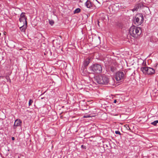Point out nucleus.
Wrapping results in <instances>:
<instances>
[{
  "mask_svg": "<svg viewBox=\"0 0 158 158\" xmlns=\"http://www.w3.org/2000/svg\"><path fill=\"white\" fill-rule=\"evenodd\" d=\"M94 79L95 81L99 84H107L109 82L108 77L105 75L95 76Z\"/></svg>",
  "mask_w": 158,
  "mask_h": 158,
  "instance_id": "nucleus-1",
  "label": "nucleus"
},
{
  "mask_svg": "<svg viewBox=\"0 0 158 158\" xmlns=\"http://www.w3.org/2000/svg\"><path fill=\"white\" fill-rule=\"evenodd\" d=\"M141 28L140 27L133 26H131L129 30L130 35L134 38H137L141 34Z\"/></svg>",
  "mask_w": 158,
  "mask_h": 158,
  "instance_id": "nucleus-2",
  "label": "nucleus"
},
{
  "mask_svg": "<svg viewBox=\"0 0 158 158\" xmlns=\"http://www.w3.org/2000/svg\"><path fill=\"white\" fill-rule=\"evenodd\" d=\"M89 70L90 73L99 74L102 72V67L101 65L96 64L92 65L89 67Z\"/></svg>",
  "mask_w": 158,
  "mask_h": 158,
  "instance_id": "nucleus-3",
  "label": "nucleus"
},
{
  "mask_svg": "<svg viewBox=\"0 0 158 158\" xmlns=\"http://www.w3.org/2000/svg\"><path fill=\"white\" fill-rule=\"evenodd\" d=\"M141 70L143 72L144 74H145L151 75L155 73V70L150 67H142L141 68Z\"/></svg>",
  "mask_w": 158,
  "mask_h": 158,
  "instance_id": "nucleus-4",
  "label": "nucleus"
},
{
  "mask_svg": "<svg viewBox=\"0 0 158 158\" xmlns=\"http://www.w3.org/2000/svg\"><path fill=\"white\" fill-rule=\"evenodd\" d=\"M143 15L140 14L137 15L135 18V24L137 25H141L143 22Z\"/></svg>",
  "mask_w": 158,
  "mask_h": 158,
  "instance_id": "nucleus-5",
  "label": "nucleus"
},
{
  "mask_svg": "<svg viewBox=\"0 0 158 158\" xmlns=\"http://www.w3.org/2000/svg\"><path fill=\"white\" fill-rule=\"evenodd\" d=\"M124 75L122 72L120 71L118 72L115 75V79L118 81L123 80L124 78Z\"/></svg>",
  "mask_w": 158,
  "mask_h": 158,
  "instance_id": "nucleus-6",
  "label": "nucleus"
},
{
  "mask_svg": "<svg viewBox=\"0 0 158 158\" xmlns=\"http://www.w3.org/2000/svg\"><path fill=\"white\" fill-rule=\"evenodd\" d=\"M22 121L20 119H17L15 121L14 125V128L16 129L17 127L20 126L22 124Z\"/></svg>",
  "mask_w": 158,
  "mask_h": 158,
  "instance_id": "nucleus-7",
  "label": "nucleus"
},
{
  "mask_svg": "<svg viewBox=\"0 0 158 158\" xmlns=\"http://www.w3.org/2000/svg\"><path fill=\"white\" fill-rule=\"evenodd\" d=\"M19 20L20 22H23V23H25V24H26V25H27V18H20Z\"/></svg>",
  "mask_w": 158,
  "mask_h": 158,
  "instance_id": "nucleus-8",
  "label": "nucleus"
},
{
  "mask_svg": "<svg viewBox=\"0 0 158 158\" xmlns=\"http://www.w3.org/2000/svg\"><path fill=\"white\" fill-rule=\"evenodd\" d=\"M25 25H23L20 27V29L22 32H25L27 27L26 24Z\"/></svg>",
  "mask_w": 158,
  "mask_h": 158,
  "instance_id": "nucleus-9",
  "label": "nucleus"
},
{
  "mask_svg": "<svg viewBox=\"0 0 158 158\" xmlns=\"http://www.w3.org/2000/svg\"><path fill=\"white\" fill-rule=\"evenodd\" d=\"M151 42H158V39L155 36H152L150 39Z\"/></svg>",
  "mask_w": 158,
  "mask_h": 158,
  "instance_id": "nucleus-10",
  "label": "nucleus"
},
{
  "mask_svg": "<svg viewBox=\"0 0 158 158\" xmlns=\"http://www.w3.org/2000/svg\"><path fill=\"white\" fill-rule=\"evenodd\" d=\"M85 4L86 6L88 8H90L92 6L91 2L88 0L86 2Z\"/></svg>",
  "mask_w": 158,
  "mask_h": 158,
  "instance_id": "nucleus-11",
  "label": "nucleus"
},
{
  "mask_svg": "<svg viewBox=\"0 0 158 158\" xmlns=\"http://www.w3.org/2000/svg\"><path fill=\"white\" fill-rule=\"evenodd\" d=\"M89 63V59H86L84 61V66H87Z\"/></svg>",
  "mask_w": 158,
  "mask_h": 158,
  "instance_id": "nucleus-12",
  "label": "nucleus"
},
{
  "mask_svg": "<svg viewBox=\"0 0 158 158\" xmlns=\"http://www.w3.org/2000/svg\"><path fill=\"white\" fill-rule=\"evenodd\" d=\"M139 5L137 4L135 5V6L133 9H132V11L133 12L137 10L139 8Z\"/></svg>",
  "mask_w": 158,
  "mask_h": 158,
  "instance_id": "nucleus-13",
  "label": "nucleus"
},
{
  "mask_svg": "<svg viewBox=\"0 0 158 158\" xmlns=\"http://www.w3.org/2000/svg\"><path fill=\"white\" fill-rule=\"evenodd\" d=\"M81 11V9L79 8H78L76 9L74 11V14H76V13H77L80 12Z\"/></svg>",
  "mask_w": 158,
  "mask_h": 158,
  "instance_id": "nucleus-14",
  "label": "nucleus"
},
{
  "mask_svg": "<svg viewBox=\"0 0 158 158\" xmlns=\"http://www.w3.org/2000/svg\"><path fill=\"white\" fill-rule=\"evenodd\" d=\"M158 123V120H156L154 121L153 122H152L151 124L154 125V126H156L157 124Z\"/></svg>",
  "mask_w": 158,
  "mask_h": 158,
  "instance_id": "nucleus-15",
  "label": "nucleus"
},
{
  "mask_svg": "<svg viewBox=\"0 0 158 158\" xmlns=\"http://www.w3.org/2000/svg\"><path fill=\"white\" fill-rule=\"evenodd\" d=\"M115 69L116 68L112 66H110V70L112 72H114L115 70Z\"/></svg>",
  "mask_w": 158,
  "mask_h": 158,
  "instance_id": "nucleus-16",
  "label": "nucleus"
},
{
  "mask_svg": "<svg viewBox=\"0 0 158 158\" xmlns=\"http://www.w3.org/2000/svg\"><path fill=\"white\" fill-rule=\"evenodd\" d=\"M25 13H22L20 15V18H27L25 15Z\"/></svg>",
  "mask_w": 158,
  "mask_h": 158,
  "instance_id": "nucleus-17",
  "label": "nucleus"
},
{
  "mask_svg": "<svg viewBox=\"0 0 158 158\" xmlns=\"http://www.w3.org/2000/svg\"><path fill=\"white\" fill-rule=\"evenodd\" d=\"M49 23L51 25H52L54 23V22L53 20H49Z\"/></svg>",
  "mask_w": 158,
  "mask_h": 158,
  "instance_id": "nucleus-18",
  "label": "nucleus"
},
{
  "mask_svg": "<svg viewBox=\"0 0 158 158\" xmlns=\"http://www.w3.org/2000/svg\"><path fill=\"white\" fill-rule=\"evenodd\" d=\"M125 127L128 130H130V129L129 126V125L127 124H126V125H125Z\"/></svg>",
  "mask_w": 158,
  "mask_h": 158,
  "instance_id": "nucleus-19",
  "label": "nucleus"
},
{
  "mask_svg": "<svg viewBox=\"0 0 158 158\" xmlns=\"http://www.w3.org/2000/svg\"><path fill=\"white\" fill-rule=\"evenodd\" d=\"M33 101L31 99H30L29 102V105L30 106L31 105Z\"/></svg>",
  "mask_w": 158,
  "mask_h": 158,
  "instance_id": "nucleus-20",
  "label": "nucleus"
},
{
  "mask_svg": "<svg viewBox=\"0 0 158 158\" xmlns=\"http://www.w3.org/2000/svg\"><path fill=\"white\" fill-rule=\"evenodd\" d=\"M115 133L117 134H119V135L121 134L120 132L119 131H115Z\"/></svg>",
  "mask_w": 158,
  "mask_h": 158,
  "instance_id": "nucleus-21",
  "label": "nucleus"
},
{
  "mask_svg": "<svg viewBox=\"0 0 158 158\" xmlns=\"http://www.w3.org/2000/svg\"><path fill=\"white\" fill-rule=\"evenodd\" d=\"M138 5H139V7H141L143 6V4L142 3H139Z\"/></svg>",
  "mask_w": 158,
  "mask_h": 158,
  "instance_id": "nucleus-22",
  "label": "nucleus"
},
{
  "mask_svg": "<svg viewBox=\"0 0 158 158\" xmlns=\"http://www.w3.org/2000/svg\"><path fill=\"white\" fill-rule=\"evenodd\" d=\"M81 147L82 148H84V149L86 148L85 146H84L83 145H82L81 146Z\"/></svg>",
  "mask_w": 158,
  "mask_h": 158,
  "instance_id": "nucleus-23",
  "label": "nucleus"
},
{
  "mask_svg": "<svg viewBox=\"0 0 158 158\" xmlns=\"http://www.w3.org/2000/svg\"><path fill=\"white\" fill-rule=\"evenodd\" d=\"M89 117V116H88V115H84V118H87V117Z\"/></svg>",
  "mask_w": 158,
  "mask_h": 158,
  "instance_id": "nucleus-24",
  "label": "nucleus"
},
{
  "mask_svg": "<svg viewBox=\"0 0 158 158\" xmlns=\"http://www.w3.org/2000/svg\"><path fill=\"white\" fill-rule=\"evenodd\" d=\"M117 102V100H114V103H116Z\"/></svg>",
  "mask_w": 158,
  "mask_h": 158,
  "instance_id": "nucleus-25",
  "label": "nucleus"
},
{
  "mask_svg": "<svg viewBox=\"0 0 158 158\" xmlns=\"http://www.w3.org/2000/svg\"><path fill=\"white\" fill-rule=\"evenodd\" d=\"M12 139L13 140H15V138L14 137H12Z\"/></svg>",
  "mask_w": 158,
  "mask_h": 158,
  "instance_id": "nucleus-26",
  "label": "nucleus"
},
{
  "mask_svg": "<svg viewBox=\"0 0 158 158\" xmlns=\"http://www.w3.org/2000/svg\"><path fill=\"white\" fill-rule=\"evenodd\" d=\"M6 32H4V33H3V34L4 35H6Z\"/></svg>",
  "mask_w": 158,
  "mask_h": 158,
  "instance_id": "nucleus-27",
  "label": "nucleus"
},
{
  "mask_svg": "<svg viewBox=\"0 0 158 158\" xmlns=\"http://www.w3.org/2000/svg\"><path fill=\"white\" fill-rule=\"evenodd\" d=\"M98 25L99 26V22H98Z\"/></svg>",
  "mask_w": 158,
  "mask_h": 158,
  "instance_id": "nucleus-28",
  "label": "nucleus"
},
{
  "mask_svg": "<svg viewBox=\"0 0 158 158\" xmlns=\"http://www.w3.org/2000/svg\"><path fill=\"white\" fill-rule=\"evenodd\" d=\"M43 98H41V99H43Z\"/></svg>",
  "mask_w": 158,
  "mask_h": 158,
  "instance_id": "nucleus-29",
  "label": "nucleus"
},
{
  "mask_svg": "<svg viewBox=\"0 0 158 158\" xmlns=\"http://www.w3.org/2000/svg\"><path fill=\"white\" fill-rule=\"evenodd\" d=\"M1 33H0V36H1Z\"/></svg>",
  "mask_w": 158,
  "mask_h": 158,
  "instance_id": "nucleus-30",
  "label": "nucleus"
}]
</instances>
